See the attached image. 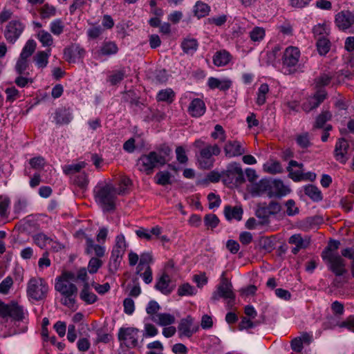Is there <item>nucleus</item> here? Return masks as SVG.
<instances>
[{"label":"nucleus","instance_id":"obj_1","mask_svg":"<svg viewBox=\"0 0 354 354\" xmlns=\"http://www.w3.org/2000/svg\"><path fill=\"white\" fill-rule=\"evenodd\" d=\"M74 279L75 274L73 273L66 272L57 277L55 283V290L62 296L61 303L69 308L74 306L77 295V288L71 281Z\"/></svg>","mask_w":354,"mask_h":354},{"label":"nucleus","instance_id":"obj_2","mask_svg":"<svg viewBox=\"0 0 354 354\" xmlns=\"http://www.w3.org/2000/svg\"><path fill=\"white\" fill-rule=\"evenodd\" d=\"M193 146L198 150L196 158L199 168L202 169L212 168L215 162L214 156H218L221 152L220 147L217 144L207 143L203 138L196 140Z\"/></svg>","mask_w":354,"mask_h":354},{"label":"nucleus","instance_id":"obj_3","mask_svg":"<svg viewBox=\"0 0 354 354\" xmlns=\"http://www.w3.org/2000/svg\"><path fill=\"white\" fill-rule=\"evenodd\" d=\"M301 52L299 48L289 46L281 53L280 63L284 74H294L301 70Z\"/></svg>","mask_w":354,"mask_h":354},{"label":"nucleus","instance_id":"obj_4","mask_svg":"<svg viewBox=\"0 0 354 354\" xmlns=\"http://www.w3.org/2000/svg\"><path fill=\"white\" fill-rule=\"evenodd\" d=\"M166 162L167 160L164 156L152 151L147 154L142 155L137 160L136 167L140 171L151 175L156 168L162 167Z\"/></svg>","mask_w":354,"mask_h":354},{"label":"nucleus","instance_id":"obj_5","mask_svg":"<svg viewBox=\"0 0 354 354\" xmlns=\"http://www.w3.org/2000/svg\"><path fill=\"white\" fill-rule=\"evenodd\" d=\"M226 272L223 271L221 276L220 282L216 286V289L211 297L212 301H216L220 299L227 300V308H231L234 304L236 295L233 291L231 281L225 277Z\"/></svg>","mask_w":354,"mask_h":354},{"label":"nucleus","instance_id":"obj_6","mask_svg":"<svg viewBox=\"0 0 354 354\" xmlns=\"http://www.w3.org/2000/svg\"><path fill=\"white\" fill-rule=\"evenodd\" d=\"M118 338L122 347L127 348H142L141 330L135 327H121L118 333Z\"/></svg>","mask_w":354,"mask_h":354},{"label":"nucleus","instance_id":"obj_7","mask_svg":"<svg viewBox=\"0 0 354 354\" xmlns=\"http://www.w3.org/2000/svg\"><path fill=\"white\" fill-rule=\"evenodd\" d=\"M49 287L48 283L41 277H32L27 283L26 294L30 300L41 301L47 297Z\"/></svg>","mask_w":354,"mask_h":354},{"label":"nucleus","instance_id":"obj_8","mask_svg":"<svg viewBox=\"0 0 354 354\" xmlns=\"http://www.w3.org/2000/svg\"><path fill=\"white\" fill-rule=\"evenodd\" d=\"M95 201L104 212L111 210V184L109 182H99L95 187Z\"/></svg>","mask_w":354,"mask_h":354},{"label":"nucleus","instance_id":"obj_9","mask_svg":"<svg viewBox=\"0 0 354 354\" xmlns=\"http://www.w3.org/2000/svg\"><path fill=\"white\" fill-rule=\"evenodd\" d=\"M223 183L228 187L236 186L242 184L244 180V175L240 165L237 162L228 164L226 169L222 171Z\"/></svg>","mask_w":354,"mask_h":354},{"label":"nucleus","instance_id":"obj_10","mask_svg":"<svg viewBox=\"0 0 354 354\" xmlns=\"http://www.w3.org/2000/svg\"><path fill=\"white\" fill-rule=\"evenodd\" d=\"M322 259L326 264L328 270L332 272L336 277L333 280V284L336 287H339L340 281L338 277H343L347 273L345 260L339 254L328 256V257L322 258Z\"/></svg>","mask_w":354,"mask_h":354},{"label":"nucleus","instance_id":"obj_11","mask_svg":"<svg viewBox=\"0 0 354 354\" xmlns=\"http://www.w3.org/2000/svg\"><path fill=\"white\" fill-rule=\"evenodd\" d=\"M27 311H25L22 306L17 302L12 301L5 304L0 301V317L3 318L11 317L15 321L20 322L25 319Z\"/></svg>","mask_w":354,"mask_h":354},{"label":"nucleus","instance_id":"obj_12","mask_svg":"<svg viewBox=\"0 0 354 354\" xmlns=\"http://www.w3.org/2000/svg\"><path fill=\"white\" fill-rule=\"evenodd\" d=\"M190 93H185L180 100L181 107L187 103V100H190L187 107V113L193 118H200L203 115L206 111V106L204 101L200 98L192 99Z\"/></svg>","mask_w":354,"mask_h":354},{"label":"nucleus","instance_id":"obj_13","mask_svg":"<svg viewBox=\"0 0 354 354\" xmlns=\"http://www.w3.org/2000/svg\"><path fill=\"white\" fill-rule=\"evenodd\" d=\"M25 29V25L19 20H12L6 26L4 37L6 41L14 44Z\"/></svg>","mask_w":354,"mask_h":354},{"label":"nucleus","instance_id":"obj_14","mask_svg":"<svg viewBox=\"0 0 354 354\" xmlns=\"http://www.w3.org/2000/svg\"><path fill=\"white\" fill-rule=\"evenodd\" d=\"M327 92L324 88H319L311 96L306 98V100L301 105L302 109L308 113L317 108L327 97Z\"/></svg>","mask_w":354,"mask_h":354},{"label":"nucleus","instance_id":"obj_15","mask_svg":"<svg viewBox=\"0 0 354 354\" xmlns=\"http://www.w3.org/2000/svg\"><path fill=\"white\" fill-rule=\"evenodd\" d=\"M223 149L229 158L241 156L246 152L245 143L236 140L227 141Z\"/></svg>","mask_w":354,"mask_h":354},{"label":"nucleus","instance_id":"obj_16","mask_svg":"<svg viewBox=\"0 0 354 354\" xmlns=\"http://www.w3.org/2000/svg\"><path fill=\"white\" fill-rule=\"evenodd\" d=\"M114 249L112 250V257H115L114 264L116 267L119 266L121 259L126 251L127 243L123 234L118 235L115 237Z\"/></svg>","mask_w":354,"mask_h":354},{"label":"nucleus","instance_id":"obj_17","mask_svg":"<svg viewBox=\"0 0 354 354\" xmlns=\"http://www.w3.org/2000/svg\"><path fill=\"white\" fill-rule=\"evenodd\" d=\"M349 149L348 141L344 138H339L336 142L334 157L335 160L340 163L344 164L348 160L347 153Z\"/></svg>","mask_w":354,"mask_h":354},{"label":"nucleus","instance_id":"obj_18","mask_svg":"<svg viewBox=\"0 0 354 354\" xmlns=\"http://www.w3.org/2000/svg\"><path fill=\"white\" fill-rule=\"evenodd\" d=\"M335 23L339 30L344 31L354 24V15L348 10L341 11L336 15Z\"/></svg>","mask_w":354,"mask_h":354},{"label":"nucleus","instance_id":"obj_19","mask_svg":"<svg viewBox=\"0 0 354 354\" xmlns=\"http://www.w3.org/2000/svg\"><path fill=\"white\" fill-rule=\"evenodd\" d=\"M281 210V205L277 202L272 201L268 205H260L256 212V216L263 219L268 218L270 215L276 214Z\"/></svg>","mask_w":354,"mask_h":354},{"label":"nucleus","instance_id":"obj_20","mask_svg":"<svg viewBox=\"0 0 354 354\" xmlns=\"http://www.w3.org/2000/svg\"><path fill=\"white\" fill-rule=\"evenodd\" d=\"M155 288L165 295H170L175 288V285L171 284L169 274L163 272L157 279Z\"/></svg>","mask_w":354,"mask_h":354},{"label":"nucleus","instance_id":"obj_21","mask_svg":"<svg viewBox=\"0 0 354 354\" xmlns=\"http://www.w3.org/2000/svg\"><path fill=\"white\" fill-rule=\"evenodd\" d=\"M290 192V189L280 180H270L268 196L280 198Z\"/></svg>","mask_w":354,"mask_h":354},{"label":"nucleus","instance_id":"obj_22","mask_svg":"<svg viewBox=\"0 0 354 354\" xmlns=\"http://www.w3.org/2000/svg\"><path fill=\"white\" fill-rule=\"evenodd\" d=\"M193 322L194 319L190 315H188L180 320L178 326L180 336L190 337L196 332L197 328H194L193 327Z\"/></svg>","mask_w":354,"mask_h":354},{"label":"nucleus","instance_id":"obj_23","mask_svg":"<svg viewBox=\"0 0 354 354\" xmlns=\"http://www.w3.org/2000/svg\"><path fill=\"white\" fill-rule=\"evenodd\" d=\"M73 119L72 111L64 107L57 109L55 112L54 120L57 124H68Z\"/></svg>","mask_w":354,"mask_h":354},{"label":"nucleus","instance_id":"obj_24","mask_svg":"<svg viewBox=\"0 0 354 354\" xmlns=\"http://www.w3.org/2000/svg\"><path fill=\"white\" fill-rule=\"evenodd\" d=\"M86 252L88 254H95L97 257H102L105 252V248L102 243L96 244L94 241L89 237L86 238Z\"/></svg>","mask_w":354,"mask_h":354},{"label":"nucleus","instance_id":"obj_25","mask_svg":"<svg viewBox=\"0 0 354 354\" xmlns=\"http://www.w3.org/2000/svg\"><path fill=\"white\" fill-rule=\"evenodd\" d=\"M270 186V180L267 179H261L258 183L252 185L250 192L252 196H259L263 194L268 195V189Z\"/></svg>","mask_w":354,"mask_h":354},{"label":"nucleus","instance_id":"obj_26","mask_svg":"<svg viewBox=\"0 0 354 354\" xmlns=\"http://www.w3.org/2000/svg\"><path fill=\"white\" fill-rule=\"evenodd\" d=\"M232 82L229 79L220 80L210 77L207 81V85L211 89L218 88L222 91H226L230 88Z\"/></svg>","mask_w":354,"mask_h":354},{"label":"nucleus","instance_id":"obj_27","mask_svg":"<svg viewBox=\"0 0 354 354\" xmlns=\"http://www.w3.org/2000/svg\"><path fill=\"white\" fill-rule=\"evenodd\" d=\"M243 213V209L238 206L232 207L227 205L224 209L225 216L228 221H231L232 219L238 221H241L242 219Z\"/></svg>","mask_w":354,"mask_h":354},{"label":"nucleus","instance_id":"obj_28","mask_svg":"<svg viewBox=\"0 0 354 354\" xmlns=\"http://www.w3.org/2000/svg\"><path fill=\"white\" fill-rule=\"evenodd\" d=\"M151 321L159 326H166L171 325L175 322V317L169 313H158L156 316L151 318Z\"/></svg>","mask_w":354,"mask_h":354},{"label":"nucleus","instance_id":"obj_29","mask_svg":"<svg viewBox=\"0 0 354 354\" xmlns=\"http://www.w3.org/2000/svg\"><path fill=\"white\" fill-rule=\"evenodd\" d=\"M210 11V6L201 1H196L193 7L194 15L198 19H201L209 15Z\"/></svg>","mask_w":354,"mask_h":354},{"label":"nucleus","instance_id":"obj_30","mask_svg":"<svg viewBox=\"0 0 354 354\" xmlns=\"http://www.w3.org/2000/svg\"><path fill=\"white\" fill-rule=\"evenodd\" d=\"M231 60V55L225 50L217 51L213 57V63L216 66H224Z\"/></svg>","mask_w":354,"mask_h":354},{"label":"nucleus","instance_id":"obj_31","mask_svg":"<svg viewBox=\"0 0 354 354\" xmlns=\"http://www.w3.org/2000/svg\"><path fill=\"white\" fill-rule=\"evenodd\" d=\"M304 194L314 202L321 201L323 198L322 193L315 185H308L304 187Z\"/></svg>","mask_w":354,"mask_h":354},{"label":"nucleus","instance_id":"obj_32","mask_svg":"<svg viewBox=\"0 0 354 354\" xmlns=\"http://www.w3.org/2000/svg\"><path fill=\"white\" fill-rule=\"evenodd\" d=\"M50 56V49L46 51H38L33 57V61L39 68L46 67L48 63V58Z\"/></svg>","mask_w":354,"mask_h":354},{"label":"nucleus","instance_id":"obj_33","mask_svg":"<svg viewBox=\"0 0 354 354\" xmlns=\"http://www.w3.org/2000/svg\"><path fill=\"white\" fill-rule=\"evenodd\" d=\"M313 33L314 37L317 39L319 37H327L330 33V25L327 22L319 23L313 28Z\"/></svg>","mask_w":354,"mask_h":354},{"label":"nucleus","instance_id":"obj_34","mask_svg":"<svg viewBox=\"0 0 354 354\" xmlns=\"http://www.w3.org/2000/svg\"><path fill=\"white\" fill-rule=\"evenodd\" d=\"M288 243L300 248L306 249L309 246L310 240L308 236L303 238L301 234H295L289 238Z\"/></svg>","mask_w":354,"mask_h":354},{"label":"nucleus","instance_id":"obj_35","mask_svg":"<svg viewBox=\"0 0 354 354\" xmlns=\"http://www.w3.org/2000/svg\"><path fill=\"white\" fill-rule=\"evenodd\" d=\"M86 163L84 161L77 163L66 165L63 167V171L65 174L73 176L80 173L81 169L85 168Z\"/></svg>","mask_w":354,"mask_h":354},{"label":"nucleus","instance_id":"obj_36","mask_svg":"<svg viewBox=\"0 0 354 354\" xmlns=\"http://www.w3.org/2000/svg\"><path fill=\"white\" fill-rule=\"evenodd\" d=\"M153 259L151 252H143L140 256L139 263L136 267V273L143 271L144 268L150 266Z\"/></svg>","mask_w":354,"mask_h":354},{"label":"nucleus","instance_id":"obj_37","mask_svg":"<svg viewBox=\"0 0 354 354\" xmlns=\"http://www.w3.org/2000/svg\"><path fill=\"white\" fill-rule=\"evenodd\" d=\"M175 99V93L170 88L161 89L156 95V100L158 102H165L171 104Z\"/></svg>","mask_w":354,"mask_h":354},{"label":"nucleus","instance_id":"obj_38","mask_svg":"<svg viewBox=\"0 0 354 354\" xmlns=\"http://www.w3.org/2000/svg\"><path fill=\"white\" fill-rule=\"evenodd\" d=\"M180 46L185 53L193 55L196 51L198 44L196 39L186 38L182 41Z\"/></svg>","mask_w":354,"mask_h":354},{"label":"nucleus","instance_id":"obj_39","mask_svg":"<svg viewBox=\"0 0 354 354\" xmlns=\"http://www.w3.org/2000/svg\"><path fill=\"white\" fill-rule=\"evenodd\" d=\"M340 245V242L337 240H330L328 245L325 248V249L322 251L321 257L322 258H326L328 256H336L339 254L336 252V250L339 248Z\"/></svg>","mask_w":354,"mask_h":354},{"label":"nucleus","instance_id":"obj_40","mask_svg":"<svg viewBox=\"0 0 354 354\" xmlns=\"http://www.w3.org/2000/svg\"><path fill=\"white\" fill-rule=\"evenodd\" d=\"M297 145L302 149H307L312 146L311 138L308 132L299 133L295 136Z\"/></svg>","mask_w":354,"mask_h":354},{"label":"nucleus","instance_id":"obj_41","mask_svg":"<svg viewBox=\"0 0 354 354\" xmlns=\"http://www.w3.org/2000/svg\"><path fill=\"white\" fill-rule=\"evenodd\" d=\"M263 170L270 174H281L283 171L281 164L277 160H270L263 165Z\"/></svg>","mask_w":354,"mask_h":354},{"label":"nucleus","instance_id":"obj_42","mask_svg":"<svg viewBox=\"0 0 354 354\" xmlns=\"http://www.w3.org/2000/svg\"><path fill=\"white\" fill-rule=\"evenodd\" d=\"M17 75H30L29 62L27 58L19 56L15 66Z\"/></svg>","mask_w":354,"mask_h":354},{"label":"nucleus","instance_id":"obj_43","mask_svg":"<svg viewBox=\"0 0 354 354\" xmlns=\"http://www.w3.org/2000/svg\"><path fill=\"white\" fill-rule=\"evenodd\" d=\"M269 91L270 88L268 84L264 83L260 85L257 93L256 104L257 105L262 106L266 103Z\"/></svg>","mask_w":354,"mask_h":354},{"label":"nucleus","instance_id":"obj_44","mask_svg":"<svg viewBox=\"0 0 354 354\" xmlns=\"http://www.w3.org/2000/svg\"><path fill=\"white\" fill-rule=\"evenodd\" d=\"M316 46L319 54L321 55H325L329 52L331 43L328 37H319L316 43Z\"/></svg>","mask_w":354,"mask_h":354},{"label":"nucleus","instance_id":"obj_45","mask_svg":"<svg viewBox=\"0 0 354 354\" xmlns=\"http://www.w3.org/2000/svg\"><path fill=\"white\" fill-rule=\"evenodd\" d=\"M158 334V328L152 324L145 322L144 329L141 330V342L145 338L153 337Z\"/></svg>","mask_w":354,"mask_h":354},{"label":"nucleus","instance_id":"obj_46","mask_svg":"<svg viewBox=\"0 0 354 354\" xmlns=\"http://www.w3.org/2000/svg\"><path fill=\"white\" fill-rule=\"evenodd\" d=\"M10 199L6 195H0V217L7 218L9 215Z\"/></svg>","mask_w":354,"mask_h":354},{"label":"nucleus","instance_id":"obj_47","mask_svg":"<svg viewBox=\"0 0 354 354\" xmlns=\"http://www.w3.org/2000/svg\"><path fill=\"white\" fill-rule=\"evenodd\" d=\"M80 299L87 304H92L97 300V296L89 290L88 284L84 285L80 294Z\"/></svg>","mask_w":354,"mask_h":354},{"label":"nucleus","instance_id":"obj_48","mask_svg":"<svg viewBox=\"0 0 354 354\" xmlns=\"http://www.w3.org/2000/svg\"><path fill=\"white\" fill-rule=\"evenodd\" d=\"M332 118V114L328 111H322L320 114H319L316 118L315 122L314 124V128L315 129H322L324 127L326 122L330 120Z\"/></svg>","mask_w":354,"mask_h":354},{"label":"nucleus","instance_id":"obj_49","mask_svg":"<svg viewBox=\"0 0 354 354\" xmlns=\"http://www.w3.org/2000/svg\"><path fill=\"white\" fill-rule=\"evenodd\" d=\"M37 38L44 47L50 46L53 43V38L48 31L41 30L37 34Z\"/></svg>","mask_w":354,"mask_h":354},{"label":"nucleus","instance_id":"obj_50","mask_svg":"<svg viewBox=\"0 0 354 354\" xmlns=\"http://www.w3.org/2000/svg\"><path fill=\"white\" fill-rule=\"evenodd\" d=\"M131 180L129 178L123 177L119 184L118 187L113 188L112 187V195L114 194H124L126 193L127 190L129 189L131 185Z\"/></svg>","mask_w":354,"mask_h":354},{"label":"nucleus","instance_id":"obj_51","mask_svg":"<svg viewBox=\"0 0 354 354\" xmlns=\"http://www.w3.org/2000/svg\"><path fill=\"white\" fill-rule=\"evenodd\" d=\"M266 36V30L262 27L255 26L250 32V38L253 42L259 43Z\"/></svg>","mask_w":354,"mask_h":354},{"label":"nucleus","instance_id":"obj_52","mask_svg":"<svg viewBox=\"0 0 354 354\" xmlns=\"http://www.w3.org/2000/svg\"><path fill=\"white\" fill-rule=\"evenodd\" d=\"M171 174L167 171H159L156 174V183L158 185L165 186L171 184Z\"/></svg>","mask_w":354,"mask_h":354},{"label":"nucleus","instance_id":"obj_53","mask_svg":"<svg viewBox=\"0 0 354 354\" xmlns=\"http://www.w3.org/2000/svg\"><path fill=\"white\" fill-rule=\"evenodd\" d=\"M73 183L80 188H85L88 184V178L85 172L77 174L71 177Z\"/></svg>","mask_w":354,"mask_h":354},{"label":"nucleus","instance_id":"obj_54","mask_svg":"<svg viewBox=\"0 0 354 354\" xmlns=\"http://www.w3.org/2000/svg\"><path fill=\"white\" fill-rule=\"evenodd\" d=\"M37 44L33 39H28L24 46L20 56L24 58H28L35 50Z\"/></svg>","mask_w":354,"mask_h":354},{"label":"nucleus","instance_id":"obj_55","mask_svg":"<svg viewBox=\"0 0 354 354\" xmlns=\"http://www.w3.org/2000/svg\"><path fill=\"white\" fill-rule=\"evenodd\" d=\"M196 294V289L189 283L180 285L178 288V295L180 297L192 296Z\"/></svg>","mask_w":354,"mask_h":354},{"label":"nucleus","instance_id":"obj_56","mask_svg":"<svg viewBox=\"0 0 354 354\" xmlns=\"http://www.w3.org/2000/svg\"><path fill=\"white\" fill-rule=\"evenodd\" d=\"M49 28L54 35L59 36L64 32V22L60 19H56L50 22Z\"/></svg>","mask_w":354,"mask_h":354},{"label":"nucleus","instance_id":"obj_57","mask_svg":"<svg viewBox=\"0 0 354 354\" xmlns=\"http://www.w3.org/2000/svg\"><path fill=\"white\" fill-rule=\"evenodd\" d=\"M91 24L92 26L89 28L86 31L87 36L91 39H97L98 37L103 34L104 31V28L100 25L96 26L93 24Z\"/></svg>","mask_w":354,"mask_h":354},{"label":"nucleus","instance_id":"obj_58","mask_svg":"<svg viewBox=\"0 0 354 354\" xmlns=\"http://www.w3.org/2000/svg\"><path fill=\"white\" fill-rule=\"evenodd\" d=\"M204 223L208 229L211 228L213 230L218 226L219 223V219L216 214H206L204 217Z\"/></svg>","mask_w":354,"mask_h":354},{"label":"nucleus","instance_id":"obj_59","mask_svg":"<svg viewBox=\"0 0 354 354\" xmlns=\"http://www.w3.org/2000/svg\"><path fill=\"white\" fill-rule=\"evenodd\" d=\"M28 201L25 198H19L14 204L13 209L15 214H19L27 212Z\"/></svg>","mask_w":354,"mask_h":354},{"label":"nucleus","instance_id":"obj_60","mask_svg":"<svg viewBox=\"0 0 354 354\" xmlns=\"http://www.w3.org/2000/svg\"><path fill=\"white\" fill-rule=\"evenodd\" d=\"M211 137L214 139H218L221 142H224L226 139L225 131L220 124H216L214 131L211 133Z\"/></svg>","mask_w":354,"mask_h":354},{"label":"nucleus","instance_id":"obj_61","mask_svg":"<svg viewBox=\"0 0 354 354\" xmlns=\"http://www.w3.org/2000/svg\"><path fill=\"white\" fill-rule=\"evenodd\" d=\"M35 243L41 248H44L49 244L51 239L43 233H39L33 236Z\"/></svg>","mask_w":354,"mask_h":354},{"label":"nucleus","instance_id":"obj_62","mask_svg":"<svg viewBox=\"0 0 354 354\" xmlns=\"http://www.w3.org/2000/svg\"><path fill=\"white\" fill-rule=\"evenodd\" d=\"M29 76L30 75H17L15 80V83L19 87L24 88L28 84L32 83V80Z\"/></svg>","mask_w":354,"mask_h":354},{"label":"nucleus","instance_id":"obj_63","mask_svg":"<svg viewBox=\"0 0 354 354\" xmlns=\"http://www.w3.org/2000/svg\"><path fill=\"white\" fill-rule=\"evenodd\" d=\"M56 14V9L54 6L48 4H45L41 9L40 15L42 19L50 18L55 16Z\"/></svg>","mask_w":354,"mask_h":354},{"label":"nucleus","instance_id":"obj_64","mask_svg":"<svg viewBox=\"0 0 354 354\" xmlns=\"http://www.w3.org/2000/svg\"><path fill=\"white\" fill-rule=\"evenodd\" d=\"M332 77L326 74H323L316 79L315 87L317 89L324 88L323 87L328 86L331 82Z\"/></svg>","mask_w":354,"mask_h":354}]
</instances>
